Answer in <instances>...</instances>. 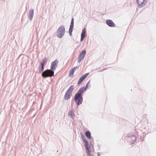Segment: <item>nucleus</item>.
I'll return each mask as SVG.
<instances>
[{"instance_id":"obj_21","label":"nucleus","mask_w":156,"mask_h":156,"mask_svg":"<svg viewBox=\"0 0 156 156\" xmlns=\"http://www.w3.org/2000/svg\"><path fill=\"white\" fill-rule=\"evenodd\" d=\"M90 83V81L88 82L87 84V85L86 86L85 88H84V91L88 87V85Z\"/></svg>"},{"instance_id":"obj_12","label":"nucleus","mask_w":156,"mask_h":156,"mask_svg":"<svg viewBox=\"0 0 156 156\" xmlns=\"http://www.w3.org/2000/svg\"><path fill=\"white\" fill-rule=\"evenodd\" d=\"M77 68V67H74L71 70L69 74V76H71L73 75L74 73V71L76 70Z\"/></svg>"},{"instance_id":"obj_15","label":"nucleus","mask_w":156,"mask_h":156,"mask_svg":"<svg viewBox=\"0 0 156 156\" xmlns=\"http://www.w3.org/2000/svg\"><path fill=\"white\" fill-rule=\"evenodd\" d=\"M85 145L86 150H90V147L89 146L88 143L87 142V141H85Z\"/></svg>"},{"instance_id":"obj_7","label":"nucleus","mask_w":156,"mask_h":156,"mask_svg":"<svg viewBox=\"0 0 156 156\" xmlns=\"http://www.w3.org/2000/svg\"><path fill=\"white\" fill-rule=\"evenodd\" d=\"M89 73H87L84 75H83L79 79V81L78 82V85L80 84L88 76L89 74Z\"/></svg>"},{"instance_id":"obj_14","label":"nucleus","mask_w":156,"mask_h":156,"mask_svg":"<svg viewBox=\"0 0 156 156\" xmlns=\"http://www.w3.org/2000/svg\"><path fill=\"white\" fill-rule=\"evenodd\" d=\"M47 60L46 58H44L42 59V62H41V66H43L46 65L47 63Z\"/></svg>"},{"instance_id":"obj_6","label":"nucleus","mask_w":156,"mask_h":156,"mask_svg":"<svg viewBox=\"0 0 156 156\" xmlns=\"http://www.w3.org/2000/svg\"><path fill=\"white\" fill-rule=\"evenodd\" d=\"M74 26V19L72 18L71 20L70 25V27L69 29V34L70 36H72V32L73 31V27Z\"/></svg>"},{"instance_id":"obj_1","label":"nucleus","mask_w":156,"mask_h":156,"mask_svg":"<svg viewBox=\"0 0 156 156\" xmlns=\"http://www.w3.org/2000/svg\"><path fill=\"white\" fill-rule=\"evenodd\" d=\"M58 62L57 60H55L51 63V69H47L44 71L42 73V76L44 78L48 77H51L54 75V71L57 66Z\"/></svg>"},{"instance_id":"obj_20","label":"nucleus","mask_w":156,"mask_h":156,"mask_svg":"<svg viewBox=\"0 0 156 156\" xmlns=\"http://www.w3.org/2000/svg\"><path fill=\"white\" fill-rule=\"evenodd\" d=\"M86 152L87 153V155H90V150H86Z\"/></svg>"},{"instance_id":"obj_13","label":"nucleus","mask_w":156,"mask_h":156,"mask_svg":"<svg viewBox=\"0 0 156 156\" xmlns=\"http://www.w3.org/2000/svg\"><path fill=\"white\" fill-rule=\"evenodd\" d=\"M74 88V87L73 85L71 86L67 90V91L69 93H71L72 94V93L73 90Z\"/></svg>"},{"instance_id":"obj_16","label":"nucleus","mask_w":156,"mask_h":156,"mask_svg":"<svg viewBox=\"0 0 156 156\" xmlns=\"http://www.w3.org/2000/svg\"><path fill=\"white\" fill-rule=\"evenodd\" d=\"M129 139L131 140L132 143H133L136 140V137L135 136H132L129 138Z\"/></svg>"},{"instance_id":"obj_9","label":"nucleus","mask_w":156,"mask_h":156,"mask_svg":"<svg viewBox=\"0 0 156 156\" xmlns=\"http://www.w3.org/2000/svg\"><path fill=\"white\" fill-rule=\"evenodd\" d=\"M86 35V28H83L82 30V31L80 41H82Z\"/></svg>"},{"instance_id":"obj_10","label":"nucleus","mask_w":156,"mask_h":156,"mask_svg":"<svg viewBox=\"0 0 156 156\" xmlns=\"http://www.w3.org/2000/svg\"><path fill=\"white\" fill-rule=\"evenodd\" d=\"M72 95V93L66 91L65 96V99L66 100L68 99Z\"/></svg>"},{"instance_id":"obj_17","label":"nucleus","mask_w":156,"mask_h":156,"mask_svg":"<svg viewBox=\"0 0 156 156\" xmlns=\"http://www.w3.org/2000/svg\"><path fill=\"white\" fill-rule=\"evenodd\" d=\"M68 115L73 119L74 117V112L72 111H70L69 112Z\"/></svg>"},{"instance_id":"obj_24","label":"nucleus","mask_w":156,"mask_h":156,"mask_svg":"<svg viewBox=\"0 0 156 156\" xmlns=\"http://www.w3.org/2000/svg\"><path fill=\"white\" fill-rule=\"evenodd\" d=\"M99 156V155H98V156Z\"/></svg>"},{"instance_id":"obj_3","label":"nucleus","mask_w":156,"mask_h":156,"mask_svg":"<svg viewBox=\"0 0 156 156\" xmlns=\"http://www.w3.org/2000/svg\"><path fill=\"white\" fill-rule=\"evenodd\" d=\"M65 32V28L64 26L61 25L58 29L57 32V36L61 38L64 34Z\"/></svg>"},{"instance_id":"obj_5","label":"nucleus","mask_w":156,"mask_h":156,"mask_svg":"<svg viewBox=\"0 0 156 156\" xmlns=\"http://www.w3.org/2000/svg\"><path fill=\"white\" fill-rule=\"evenodd\" d=\"M136 1L139 7H143L147 2V0H136Z\"/></svg>"},{"instance_id":"obj_22","label":"nucleus","mask_w":156,"mask_h":156,"mask_svg":"<svg viewBox=\"0 0 156 156\" xmlns=\"http://www.w3.org/2000/svg\"><path fill=\"white\" fill-rule=\"evenodd\" d=\"M82 139L83 140L84 142H85V141H87L86 139L85 138V136H82Z\"/></svg>"},{"instance_id":"obj_4","label":"nucleus","mask_w":156,"mask_h":156,"mask_svg":"<svg viewBox=\"0 0 156 156\" xmlns=\"http://www.w3.org/2000/svg\"><path fill=\"white\" fill-rule=\"evenodd\" d=\"M86 53V51L84 50L81 53H80L78 57V62L79 63L80 62L83 60L84 57Z\"/></svg>"},{"instance_id":"obj_19","label":"nucleus","mask_w":156,"mask_h":156,"mask_svg":"<svg viewBox=\"0 0 156 156\" xmlns=\"http://www.w3.org/2000/svg\"><path fill=\"white\" fill-rule=\"evenodd\" d=\"M44 69V66H41V68H39V71L40 72H42Z\"/></svg>"},{"instance_id":"obj_23","label":"nucleus","mask_w":156,"mask_h":156,"mask_svg":"<svg viewBox=\"0 0 156 156\" xmlns=\"http://www.w3.org/2000/svg\"><path fill=\"white\" fill-rule=\"evenodd\" d=\"M88 156H91V154H90V155H88Z\"/></svg>"},{"instance_id":"obj_18","label":"nucleus","mask_w":156,"mask_h":156,"mask_svg":"<svg viewBox=\"0 0 156 156\" xmlns=\"http://www.w3.org/2000/svg\"><path fill=\"white\" fill-rule=\"evenodd\" d=\"M86 136L89 139H90L91 138V134L90 132L89 131H87L85 133Z\"/></svg>"},{"instance_id":"obj_8","label":"nucleus","mask_w":156,"mask_h":156,"mask_svg":"<svg viewBox=\"0 0 156 156\" xmlns=\"http://www.w3.org/2000/svg\"><path fill=\"white\" fill-rule=\"evenodd\" d=\"M106 24L109 27H115V24L111 20H107L106 21Z\"/></svg>"},{"instance_id":"obj_11","label":"nucleus","mask_w":156,"mask_h":156,"mask_svg":"<svg viewBox=\"0 0 156 156\" xmlns=\"http://www.w3.org/2000/svg\"><path fill=\"white\" fill-rule=\"evenodd\" d=\"M34 10L33 9H31L29 11V15L30 16V20H31L33 19L34 16Z\"/></svg>"},{"instance_id":"obj_2","label":"nucleus","mask_w":156,"mask_h":156,"mask_svg":"<svg viewBox=\"0 0 156 156\" xmlns=\"http://www.w3.org/2000/svg\"><path fill=\"white\" fill-rule=\"evenodd\" d=\"M84 91V87L80 88L75 95L74 100L76 101V104L79 105L82 104L83 101V98L81 95Z\"/></svg>"}]
</instances>
